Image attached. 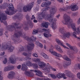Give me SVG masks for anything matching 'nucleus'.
I'll list each match as a JSON object with an SVG mask.
<instances>
[{
  "mask_svg": "<svg viewBox=\"0 0 80 80\" xmlns=\"http://www.w3.org/2000/svg\"><path fill=\"white\" fill-rule=\"evenodd\" d=\"M63 18L64 20L62 21V22L64 25H68L70 23V26H71L72 30L74 31V32H76L78 33L80 32L79 28H76V24L73 22L72 19H70V17L69 16L65 14L64 15Z\"/></svg>",
  "mask_w": 80,
  "mask_h": 80,
  "instance_id": "1",
  "label": "nucleus"
},
{
  "mask_svg": "<svg viewBox=\"0 0 80 80\" xmlns=\"http://www.w3.org/2000/svg\"><path fill=\"white\" fill-rule=\"evenodd\" d=\"M56 9V7L55 6L52 7L50 10V14L48 15L47 16L45 15V14L43 13V12L40 13L39 14L40 15L39 16V19L41 20L42 18H44L46 20H48L50 22H55L57 21V19L55 18L52 19L51 18L52 16H53L54 14H55V12H53V11L55 10Z\"/></svg>",
  "mask_w": 80,
  "mask_h": 80,
  "instance_id": "2",
  "label": "nucleus"
},
{
  "mask_svg": "<svg viewBox=\"0 0 80 80\" xmlns=\"http://www.w3.org/2000/svg\"><path fill=\"white\" fill-rule=\"evenodd\" d=\"M14 49V47L12 46L9 47V46L7 45L6 43H3L2 45L1 50H8V52H12Z\"/></svg>",
  "mask_w": 80,
  "mask_h": 80,
  "instance_id": "3",
  "label": "nucleus"
},
{
  "mask_svg": "<svg viewBox=\"0 0 80 80\" xmlns=\"http://www.w3.org/2000/svg\"><path fill=\"white\" fill-rule=\"evenodd\" d=\"M59 32L62 34L63 36L62 38L63 39H65L67 38H69L70 36V33L68 32H67L64 30V28H59Z\"/></svg>",
  "mask_w": 80,
  "mask_h": 80,
  "instance_id": "4",
  "label": "nucleus"
},
{
  "mask_svg": "<svg viewBox=\"0 0 80 80\" xmlns=\"http://www.w3.org/2000/svg\"><path fill=\"white\" fill-rule=\"evenodd\" d=\"M7 7L9 9H7V11H5L6 13L9 15H12L14 14L15 13V12H14V8L13 6V4L11 3L9 5H8Z\"/></svg>",
  "mask_w": 80,
  "mask_h": 80,
  "instance_id": "5",
  "label": "nucleus"
},
{
  "mask_svg": "<svg viewBox=\"0 0 80 80\" xmlns=\"http://www.w3.org/2000/svg\"><path fill=\"white\" fill-rule=\"evenodd\" d=\"M30 71H25V74H26L27 76H29L30 77H32V72H34L35 73H36V75L38 76H39V77H41L42 75V72L40 71H38L37 70H30Z\"/></svg>",
  "mask_w": 80,
  "mask_h": 80,
  "instance_id": "6",
  "label": "nucleus"
},
{
  "mask_svg": "<svg viewBox=\"0 0 80 80\" xmlns=\"http://www.w3.org/2000/svg\"><path fill=\"white\" fill-rule=\"evenodd\" d=\"M71 8V10L72 11H76L78 9V7L77 5H70V6H67L66 7L64 8H61V10H67L68 9Z\"/></svg>",
  "mask_w": 80,
  "mask_h": 80,
  "instance_id": "7",
  "label": "nucleus"
},
{
  "mask_svg": "<svg viewBox=\"0 0 80 80\" xmlns=\"http://www.w3.org/2000/svg\"><path fill=\"white\" fill-rule=\"evenodd\" d=\"M51 4V2L50 1H47L42 2L41 5V7H46V8H43L41 10L42 12H44V11H47L48 10L50 9L49 5Z\"/></svg>",
  "mask_w": 80,
  "mask_h": 80,
  "instance_id": "8",
  "label": "nucleus"
},
{
  "mask_svg": "<svg viewBox=\"0 0 80 80\" xmlns=\"http://www.w3.org/2000/svg\"><path fill=\"white\" fill-rule=\"evenodd\" d=\"M34 2H32L29 5L24 6L23 8L24 12H26L30 10V9H32V8L33 7V6L34 5Z\"/></svg>",
  "mask_w": 80,
  "mask_h": 80,
  "instance_id": "9",
  "label": "nucleus"
},
{
  "mask_svg": "<svg viewBox=\"0 0 80 80\" xmlns=\"http://www.w3.org/2000/svg\"><path fill=\"white\" fill-rule=\"evenodd\" d=\"M33 61H34L35 62H39L38 64V65L41 68H43V67H45V63H44L43 62H42L40 61V60L38 58H34L32 59Z\"/></svg>",
  "mask_w": 80,
  "mask_h": 80,
  "instance_id": "10",
  "label": "nucleus"
},
{
  "mask_svg": "<svg viewBox=\"0 0 80 80\" xmlns=\"http://www.w3.org/2000/svg\"><path fill=\"white\" fill-rule=\"evenodd\" d=\"M55 40L57 43H58V45L62 47L63 48H66L67 49H69V48H68L66 46L64 45V44L63 43V42H62V41H60V40H59L58 38L56 39Z\"/></svg>",
  "mask_w": 80,
  "mask_h": 80,
  "instance_id": "11",
  "label": "nucleus"
},
{
  "mask_svg": "<svg viewBox=\"0 0 80 80\" xmlns=\"http://www.w3.org/2000/svg\"><path fill=\"white\" fill-rule=\"evenodd\" d=\"M63 58L67 60V62H65L64 64L67 66L71 65V60L68 58L66 55L63 56L62 57Z\"/></svg>",
  "mask_w": 80,
  "mask_h": 80,
  "instance_id": "12",
  "label": "nucleus"
},
{
  "mask_svg": "<svg viewBox=\"0 0 80 80\" xmlns=\"http://www.w3.org/2000/svg\"><path fill=\"white\" fill-rule=\"evenodd\" d=\"M42 30L45 31V33L43 34V35L46 38H49L52 37V35L49 33L50 31L49 30H46L45 29H43Z\"/></svg>",
  "mask_w": 80,
  "mask_h": 80,
  "instance_id": "13",
  "label": "nucleus"
},
{
  "mask_svg": "<svg viewBox=\"0 0 80 80\" xmlns=\"http://www.w3.org/2000/svg\"><path fill=\"white\" fill-rule=\"evenodd\" d=\"M0 22H3V20H6L7 19V15L5 13L0 14Z\"/></svg>",
  "mask_w": 80,
  "mask_h": 80,
  "instance_id": "14",
  "label": "nucleus"
},
{
  "mask_svg": "<svg viewBox=\"0 0 80 80\" xmlns=\"http://www.w3.org/2000/svg\"><path fill=\"white\" fill-rule=\"evenodd\" d=\"M56 77L58 78H61L63 77L64 79H67V77H65V75L64 74H62L61 73L58 74L56 75Z\"/></svg>",
  "mask_w": 80,
  "mask_h": 80,
  "instance_id": "15",
  "label": "nucleus"
},
{
  "mask_svg": "<svg viewBox=\"0 0 80 80\" xmlns=\"http://www.w3.org/2000/svg\"><path fill=\"white\" fill-rule=\"evenodd\" d=\"M8 77L9 78H13L15 77V73L13 71H11L9 72Z\"/></svg>",
  "mask_w": 80,
  "mask_h": 80,
  "instance_id": "16",
  "label": "nucleus"
},
{
  "mask_svg": "<svg viewBox=\"0 0 80 80\" xmlns=\"http://www.w3.org/2000/svg\"><path fill=\"white\" fill-rule=\"evenodd\" d=\"M34 46V44L33 43L28 44L27 46L28 49V50H33Z\"/></svg>",
  "mask_w": 80,
  "mask_h": 80,
  "instance_id": "17",
  "label": "nucleus"
},
{
  "mask_svg": "<svg viewBox=\"0 0 80 80\" xmlns=\"http://www.w3.org/2000/svg\"><path fill=\"white\" fill-rule=\"evenodd\" d=\"M55 48L56 49L58 50V52L60 53H62L63 52V51L61 47H60L58 45H55Z\"/></svg>",
  "mask_w": 80,
  "mask_h": 80,
  "instance_id": "18",
  "label": "nucleus"
},
{
  "mask_svg": "<svg viewBox=\"0 0 80 80\" xmlns=\"http://www.w3.org/2000/svg\"><path fill=\"white\" fill-rule=\"evenodd\" d=\"M66 45L69 47L70 49L72 50H74V51H75V50H77V48L76 47L74 46H72L70 45L68 43H66Z\"/></svg>",
  "mask_w": 80,
  "mask_h": 80,
  "instance_id": "19",
  "label": "nucleus"
},
{
  "mask_svg": "<svg viewBox=\"0 0 80 80\" xmlns=\"http://www.w3.org/2000/svg\"><path fill=\"white\" fill-rule=\"evenodd\" d=\"M14 56L12 55L10 56V57L9 58V61L11 63H13V64H14L15 63V61L13 59V57Z\"/></svg>",
  "mask_w": 80,
  "mask_h": 80,
  "instance_id": "20",
  "label": "nucleus"
},
{
  "mask_svg": "<svg viewBox=\"0 0 80 80\" xmlns=\"http://www.w3.org/2000/svg\"><path fill=\"white\" fill-rule=\"evenodd\" d=\"M64 73L67 77H71L72 73L70 71L66 70L64 71Z\"/></svg>",
  "mask_w": 80,
  "mask_h": 80,
  "instance_id": "21",
  "label": "nucleus"
},
{
  "mask_svg": "<svg viewBox=\"0 0 80 80\" xmlns=\"http://www.w3.org/2000/svg\"><path fill=\"white\" fill-rule=\"evenodd\" d=\"M80 34V32L79 33H77V32H74L72 33V35L75 38H77L78 40H80V38L79 37H77V35H76L77 34Z\"/></svg>",
  "mask_w": 80,
  "mask_h": 80,
  "instance_id": "22",
  "label": "nucleus"
},
{
  "mask_svg": "<svg viewBox=\"0 0 80 80\" xmlns=\"http://www.w3.org/2000/svg\"><path fill=\"white\" fill-rule=\"evenodd\" d=\"M37 39V38L36 37H34L33 36H32L30 38H28L27 39V40H28V41H35Z\"/></svg>",
  "mask_w": 80,
  "mask_h": 80,
  "instance_id": "23",
  "label": "nucleus"
},
{
  "mask_svg": "<svg viewBox=\"0 0 80 80\" xmlns=\"http://www.w3.org/2000/svg\"><path fill=\"white\" fill-rule=\"evenodd\" d=\"M48 25H49V23L45 22H44V23H42L41 25L43 27H45V28H48Z\"/></svg>",
  "mask_w": 80,
  "mask_h": 80,
  "instance_id": "24",
  "label": "nucleus"
},
{
  "mask_svg": "<svg viewBox=\"0 0 80 80\" xmlns=\"http://www.w3.org/2000/svg\"><path fill=\"white\" fill-rule=\"evenodd\" d=\"M22 33L21 32H19L17 34H15L13 35V36H12V38H15V37H18V36H22Z\"/></svg>",
  "mask_w": 80,
  "mask_h": 80,
  "instance_id": "25",
  "label": "nucleus"
},
{
  "mask_svg": "<svg viewBox=\"0 0 80 80\" xmlns=\"http://www.w3.org/2000/svg\"><path fill=\"white\" fill-rule=\"evenodd\" d=\"M50 52L52 54V55H55V56H56L57 55V52H55V51H53V50L52 49H49V50Z\"/></svg>",
  "mask_w": 80,
  "mask_h": 80,
  "instance_id": "26",
  "label": "nucleus"
},
{
  "mask_svg": "<svg viewBox=\"0 0 80 80\" xmlns=\"http://www.w3.org/2000/svg\"><path fill=\"white\" fill-rule=\"evenodd\" d=\"M27 68H28L27 67V66H26V65H25V63L22 64V70H27Z\"/></svg>",
  "mask_w": 80,
  "mask_h": 80,
  "instance_id": "27",
  "label": "nucleus"
},
{
  "mask_svg": "<svg viewBox=\"0 0 80 80\" xmlns=\"http://www.w3.org/2000/svg\"><path fill=\"white\" fill-rule=\"evenodd\" d=\"M52 27L53 30H55V29L57 28V26L56 25V24L55 23H53L52 24Z\"/></svg>",
  "mask_w": 80,
  "mask_h": 80,
  "instance_id": "28",
  "label": "nucleus"
},
{
  "mask_svg": "<svg viewBox=\"0 0 80 80\" xmlns=\"http://www.w3.org/2000/svg\"><path fill=\"white\" fill-rule=\"evenodd\" d=\"M36 44L37 45V46H39L40 45H41L40 46V47L41 48H43V46L42 44L40 43V42H36Z\"/></svg>",
  "mask_w": 80,
  "mask_h": 80,
  "instance_id": "29",
  "label": "nucleus"
},
{
  "mask_svg": "<svg viewBox=\"0 0 80 80\" xmlns=\"http://www.w3.org/2000/svg\"><path fill=\"white\" fill-rule=\"evenodd\" d=\"M27 65L29 67H32V64L29 61H28L26 63Z\"/></svg>",
  "mask_w": 80,
  "mask_h": 80,
  "instance_id": "30",
  "label": "nucleus"
},
{
  "mask_svg": "<svg viewBox=\"0 0 80 80\" xmlns=\"http://www.w3.org/2000/svg\"><path fill=\"white\" fill-rule=\"evenodd\" d=\"M42 57H44V58H46V59L48 58V57H47V56L44 53L42 52Z\"/></svg>",
  "mask_w": 80,
  "mask_h": 80,
  "instance_id": "31",
  "label": "nucleus"
},
{
  "mask_svg": "<svg viewBox=\"0 0 80 80\" xmlns=\"http://www.w3.org/2000/svg\"><path fill=\"white\" fill-rule=\"evenodd\" d=\"M30 54V55H28V57H26L25 58V60H30L31 59V58H30V57H31V53Z\"/></svg>",
  "mask_w": 80,
  "mask_h": 80,
  "instance_id": "32",
  "label": "nucleus"
},
{
  "mask_svg": "<svg viewBox=\"0 0 80 80\" xmlns=\"http://www.w3.org/2000/svg\"><path fill=\"white\" fill-rule=\"evenodd\" d=\"M10 70V68L9 67V66L7 67H6L4 68V71L5 72L7 71H9Z\"/></svg>",
  "mask_w": 80,
  "mask_h": 80,
  "instance_id": "33",
  "label": "nucleus"
},
{
  "mask_svg": "<svg viewBox=\"0 0 80 80\" xmlns=\"http://www.w3.org/2000/svg\"><path fill=\"white\" fill-rule=\"evenodd\" d=\"M38 30H33L32 34H33V35H35V34H37V33H38Z\"/></svg>",
  "mask_w": 80,
  "mask_h": 80,
  "instance_id": "34",
  "label": "nucleus"
},
{
  "mask_svg": "<svg viewBox=\"0 0 80 80\" xmlns=\"http://www.w3.org/2000/svg\"><path fill=\"white\" fill-rule=\"evenodd\" d=\"M43 70H45V72H50V68H44L43 69Z\"/></svg>",
  "mask_w": 80,
  "mask_h": 80,
  "instance_id": "35",
  "label": "nucleus"
},
{
  "mask_svg": "<svg viewBox=\"0 0 80 80\" xmlns=\"http://www.w3.org/2000/svg\"><path fill=\"white\" fill-rule=\"evenodd\" d=\"M32 65L34 68H38V65H37V64H33Z\"/></svg>",
  "mask_w": 80,
  "mask_h": 80,
  "instance_id": "36",
  "label": "nucleus"
},
{
  "mask_svg": "<svg viewBox=\"0 0 80 80\" xmlns=\"http://www.w3.org/2000/svg\"><path fill=\"white\" fill-rule=\"evenodd\" d=\"M9 67L10 70H13V69H14V68H15V67L13 66H9Z\"/></svg>",
  "mask_w": 80,
  "mask_h": 80,
  "instance_id": "37",
  "label": "nucleus"
},
{
  "mask_svg": "<svg viewBox=\"0 0 80 80\" xmlns=\"http://www.w3.org/2000/svg\"><path fill=\"white\" fill-rule=\"evenodd\" d=\"M2 71H0V80H3V77L1 75H2Z\"/></svg>",
  "mask_w": 80,
  "mask_h": 80,
  "instance_id": "38",
  "label": "nucleus"
},
{
  "mask_svg": "<svg viewBox=\"0 0 80 80\" xmlns=\"http://www.w3.org/2000/svg\"><path fill=\"white\" fill-rule=\"evenodd\" d=\"M29 25L30 26V27H33V24L32 23V21H30L29 22Z\"/></svg>",
  "mask_w": 80,
  "mask_h": 80,
  "instance_id": "39",
  "label": "nucleus"
},
{
  "mask_svg": "<svg viewBox=\"0 0 80 80\" xmlns=\"http://www.w3.org/2000/svg\"><path fill=\"white\" fill-rule=\"evenodd\" d=\"M7 62V59L5 58V60L3 61V63L4 64H5Z\"/></svg>",
  "mask_w": 80,
  "mask_h": 80,
  "instance_id": "40",
  "label": "nucleus"
},
{
  "mask_svg": "<svg viewBox=\"0 0 80 80\" xmlns=\"http://www.w3.org/2000/svg\"><path fill=\"white\" fill-rule=\"evenodd\" d=\"M32 56L35 57H38V55L36 53H34L32 54Z\"/></svg>",
  "mask_w": 80,
  "mask_h": 80,
  "instance_id": "41",
  "label": "nucleus"
},
{
  "mask_svg": "<svg viewBox=\"0 0 80 80\" xmlns=\"http://www.w3.org/2000/svg\"><path fill=\"white\" fill-rule=\"evenodd\" d=\"M50 77L52 78H56V76H55V75L53 74H50Z\"/></svg>",
  "mask_w": 80,
  "mask_h": 80,
  "instance_id": "42",
  "label": "nucleus"
},
{
  "mask_svg": "<svg viewBox=\"0 0 80 80\" xmlns=\"http://www.w3.org/2000/svg\"><path fill=\"white\" fill-rule=\"evenodd\" d=\"M57 57H62V55L60 54H58L57 53L56 55Z\"/></svg>",
  "mask_w": 80,
  "mask_h": 80,
  "instance_id": "43",
  "label": "nucleus"
},
{
  "mask_svg": "<svg viewBox=\"0 0 80 80\" xmlns=\"http://www.w3.org/2000/svg\"><path fill=\"white\" fill-rule=\"evenodd\" d=\"M80 72H78V73H77V76L78 78H79V79H80Z\"/></svg>",
  "mask_w": 80,
  "mask_h": 80,
  "instance_id": "44",
  "label": "nucleus"
},
{
  "mask_svg": "<svg viewBox=\"0 0 80 80\" xmlns=\"http://www.w3.org/2000/svg\"><path fill=\"white\" fill-rule=\"evenodd\" d=\"M22 55H24V56H26L27 55V53H26V52H23L22 54Z\"/></svg>",
  "mask_w": 80,
  "mask_h": 80,
  "instance_id": "45",
  "label": "nucleus"
},
{
  "mask_svg": "<svg viewBox=\"0 0 80 80\" xmlns=\"http://www.w3.org/2000/svg\"><path fill=\"white\" fill-rule=\"evenodd\" d=\"M3 30L0 31V36H2L3 35Z\"/></svg>",
  "mask_w": 80,
  "mask_h": 80,
  "instance_id": "46",
  "label": "nucleus"
},
{
  "mask_svg": "<svg viewBox=\"0 0 80 80\" xmlns=\"http://www.w3.org/2000/svg\"><path fill=\"white\" fill-rule=\"evenodd\" d=\"M5 55V52H1L0 54L1 56H3Z\"/></svg>",
  "mask_w": 80,
  "mask_h": 80,
  "instance_id": "47",
  "label": "nucleus"
},
{
  "mask_svg": "<svg viewBox=\"0 0 80 80\" xmlns=\"http://www.w3.org/2000/svg\"><path fill=\"white\" fill-rule=\"evenodd\" d=\"M37 3H38V4H40L41 3V0H38Z\"/></svg>",
  "mask_w": 80,
  "mask_h": 80,
  "instance_id": "48",
  "label": "nucleus"
},
{
  "mask_svg": "<svg viewBox=\"0 0 80 80\" xmlns=\"http://www.w3.org/2000/svg\"><path fill=\"white\" fill-rule=\"evenodd\" d=\"M23 50H24V49L23 48H21L19 50V51L20 52H21V51H23Z\"/></svg>",
  "mask_w": 80,
  "mask_h": 80,
  "instance_id": "49",
  "label": "nucleus"
},
{
  "mask_svg": "<svg viewBox=\"0 0 80 80\" xmlns=\"http://www.w3.org/2000/svg\"><path fill=\"white\" fill-rule=\"evenodd\" d=\"M0 8H1V9H4V8H5V6H0Z\"/></svg>",
  "mask_w": 80,
  "mask_h": 80,
  "instance_id": "50",
  "label": "nucleus"
},
{
  "mask_svg": "<svg viewBox=\"0 0 80 80\" xmlns=\"http://www.w3.org/2000/svg\"><path fill=\"white\" fill-rule=\"evenodd\" d=\"M32 20H34V19H35V17H34L33 15L32 16V18H31Z\"/></svg>",
  "mask_w": 80,
  "mask_h": 80,
  "instance_id": "51",
  "label": "nucleus"
},
{
  "mask_svg": "<svg viewBox=\"0 0 80 80\" xmlns=\"http://www.w3.org/2000/svg\"><path fill=\"white\" fill-rule=\"evenodd\" d=\"M58 2H62V3L63 2V0H57Z\"/></svg>",
  "mask_w": 80,
  "mask_h": 80,
  "instance_id": "52",
  "label": "nucleus"
},
{
  "mask_svg": "<svg viewBox=\"0 0 80 80\" xmlns=\"http://www.w3.org/2000/svg\"><path fill=\"white\" fill-rule=\"evenodd\" d=\"M21 67V65H19L17 67V68H18V69H20V68Z\"/></svg>",
  "mask_w": 80,
  "mask_h": 80,
  "instance_id": "53",
  "label": "nucleus"
},
{
  "mask_svg": "<svg viewBox=\"0 0 80 80\" xmlns=\"http://www.w3.org/2000/svg\"><path fill=\"white\" fill-rule=\"evenodd\" d=\"M64 1L67 3H69V2H68V1H69V0H64Z\"/></svg>",
  "mask_w": 80,
  "mask_h": 80,
  "instance_id": "54",
  "label": "nucleus"
},
{
  "mask_svg": "<svg viewBox=\"0 0 80 80\" xmlns=\"http://www.w3.org/2000/svg\"><path fill=\"white\" fill-rule=\"evenodd\" d=\"M38 8H36V11H38V9H39V6H38Z\"/></svg>",
  "mask_w": 80,
  "mask_h": 80,
  "instance_id": "55",
  "label": "nucleus"
},
{
  "mask_svg": "<svg viewBox=\"0 0 80 80\" xmlns=\"http://www.w3.org/2000/svg\"><path fill=\"white\" fill-rule=\"evenodd\" d=\"M33 22L34 23H37V20H34Z\"/></svg>",
  "mask_w": 80,
  "mask_h": 80,
  "instance_id": "56",
  "label": "nucleus"
},
{
  "mask_svg": "<svg viewBox=\"0 0 80 80\" xmlns=\"http://www.w3.org/2000/svg\"><path fill=\"white\" fill-rule=\"evenodd\" d=\"M51 70H53V71H56V69L54 68H52Z\"/></svg>",
  "mask_w": 80,
  "mask_h": 80,
  "instance_id": "57",
  "label": "nucleus"
},
{
  "mask_svg": "<svg viewBox=\"0 0 80 80\" xmlns=\"http://www.w3.org/2000/svg\"><path fill=\"white\" fill-rule=\"evenodd\" d=\"M56 17L57 18H59V17H60V15H58L56 16Z\"/></svg>",
  "mask_w": 80,
  "mask_h": 80,
  "instance_id": "58",
  "label": "nucleus"
},
{
  "mask_svg": "<svg viewBox=\"0 0 80 80\" xmlns=\"http://www.w3.org/2000/svg\"><path fill=\"white\" fill-rule=\"evenodd\" d=\"M44 49H45V50L47 49V46L45 45L44 46Z\"/></svg>",
  "mask_w": 80,
  "mask_h": 80,
  "instance_id": "59",
  "label": "nucleus"
},
{
  "mask_svg": "<svg viewBox=\"0 0 80 80\" xmlns=\"http://www.w3.org/2000/svg\"><path fill=\"white\" fill-rule=\"evenodd\" d=\"M78 67L80 69V64H78Z\"/></svg>",
  "mask_w": 80,
  "mask_h": 80,
  "instance_id": "60",
  "label": "nucleus"
},
{
  "mask_svg": "<svg viewBox=\"0 0 80 80\" xmlns=\"http://www.w3.org/2000/svg\"><path fill=\"white\" fill-rule=\"evenodd\" d=\"M9 27H11V28H15L14 27V26H9Z\"/></svg>",
  "mask_w": 80,
  "mask_h": 80,
  "instance_id": "61",
  "label": "nucleus"
},
{
  "mask_svg": "<svg viewBox=\"0 0 80 80\" xmlns=\"http://www.w3.org/2000/svg\"><path fill=\"white\" fill-rule=\"evenodd\" d=\"M42 42L43 43H45L46 42L45 40H44L42 41Z\"/></svg>",
  "mask_w": 80,
  "mask_h": 80,
  "instance_id": "62",
  "label": "nucleus"
},
{
  "mask_svg": "<svg viewBox=\"0 0 80 80\" xmlns=\"http://www.w3.org/2000/svg\"><path fill=\"white\" fill-rule=\"evenodd\" d=\"M14 26H16L17 25V24L16 23H14Z\"/></svg>",
  "mask_w": 80,
  "mask_h": 80,
  "instance_id": "63",
  "label": "nucleus"
},
{
  "mask_svg": "<svg viewBox=\"0 0 80 80\" xmlns=\"http://www.w3.org/2000/svg\"><path fill=\"white\" fill-rule=\"evenodd\" d=\"M78 60L80 61V57L78 58Z\"/></svg>",
  "mask_w": 80,
  "mask_h": 80,
  "instance_id": "64",
  "label": "nucleus"
}]
</instances>
